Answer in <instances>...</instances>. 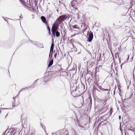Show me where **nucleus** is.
<instances>
[{
    "instance_id": "2",
    "label": "nucleus",
    "mask_w": 135,
    "mask_h": 135,
    "mask_svg": "<svg viewBox=\"0 0 135 135\" xmlns=\"http://www.w3.org/2000/svg\"><path fill=\"white\" fill-rule=\"evenodd\" d=\"M88 34L87 35L88 38V41L89 42H91L92 40L93 37V35L92 32H88Z\"/></svg>"
},
{
    "instance_id": "7",
    "label": "nucleus",
    "mask_w": 135,
    "mask_h": 135,
    "mask_svg": "<svg viewBox=\"0 0 135 135\" xmlns=\"http://www.w3.org/2000/svg\"><path fill=\"white\" fill-rule=\"evenodd\" d=\"M62 16L64 20H66L67 18H68L69 17V15H63Z\"/></svg>"
},
{
    "instance_id": "6",
    "label": "nucleus",
    "mask_w": 135,
    "mask_h": 135,
    "mask_svg": "<svg viewBox=\"0 0 135 135\" xmlns=\"http://www.w3.org/2000/svg\"><path fill=\"white\" fill-rule=\"evenodd\" d=\"M70 8L72 10H75L76 9H77V8L75 7V6L73 4V2H72L71 4H70Z\"/></svg>"
},
{
    "instance_id": "10",
    "label": "nucleus",
    "mask_w": 135,
    "mask_h": 135,
    "mask_svg": "<svg viewBox=\"0 0 135 135\" xmlns=\"http://www.w3.org/2000/svg\"><path fill=\"white\" fill-rule=\"evenodd\" d=\"M53 60H51L49 63L48 66L49 67L52 65L53 64Z\"/></svg>"
},
{
    "instance_id": "17",
    "label": "nucleus",
    "mask_w": 135,
    "mask_h": 135,
    "mask_svg": "<svg viewBox=\"0 0 135 135\" xmlns=\"http://www.w3.org/2000/svg\"><path fill=\"white\" fill-rule=\"evenodd\" d=\"M119 119H120V118H121V117H120V116H119Z\"/></svg>"
},
{
    "instance_id": "14",
    "label": "nucleus",
    "mask_w": 135,
    "mask_h": 135,
    "mask_svg": "<svg viewBox=\"0 0 135 135\" xmlns=\"http://www.w3.org/2000/svg\"><path fill=\"white\" fill-rule=\"evenodd\" d=\"M50 77V76H48L47 77V76H44V78H48V77Z\"/></svg>"
},
{
    "instance_id": "8",
    "label": "nucleus",
    "mask_w": 135,
    "mask_h": 135,
    "mask_svg": "<svg viewBox=\"0 0 135 135\" xmlns=\"http://www.w3.org/2000/svg\"><path fill=\"white\" fill-rule=\"evenodd\" d=\"M41 18L43 22L45 23H47L46 18L44 17L43 16H41Z\"/></svg>"
},
{
    "instance_id": "4",
    "label": "nucleus",
    "mask_w": 135,
    "mask_h": 135,
    "mask_svg": "<svg viewBox=\"0 0 135 135\" xmlns=\"http://www.w3.org/2000/svg\"><path fill=\"white\" fill-rule=\"evenodd\" d=\"M54 44L53 43H52L51 45L50 48V52L49 54V57L50 58V59H51V58L52 57V54L53 52V50L54 49Z\"/></svg>"
},
{
    "instance_id": "19",
    "label": "nucleus",
    "mask_w": 135,
    "mask_h": 135,
    "mask_svg": "<svg viewBox=\"0 0 135 135\" xmlns=\"http://www.w3.org/2000/svg\"><path fill=\"white\" fill-rule=\"evenodd\" d=\"M15 97H13V99H14L15 102Z\"/></svg>"
},
{
    "instance_id": "20",
    "label": "nucleus",
    "mask_w": 135,
    "mask_h": 135,
    "mask_svg": "<svg viewBox=\"0 0 135 135\" xmlns=\"http://www.w3.org/2000/svg\"><path fill=\"white\" fill-rule=\"evenodd\" d=\"M122 65H120V67H121V68H122Z\"/></svg>"
},
{
    "instance_id": "9",
    "label": "nucleus",
    "mask_w": 135,
    "mask_h": 135,
    "mask_svg": "<svg viewBox=\"0 0 135 135\" xmlns=\"http://www.w3.org/2000/svg\"><path fill=\"white\" fill-rule=\"evenodd\" d=\"M60 33L58 32V31H56L55 35H56L57 37H59Z\"/></svg>"
},
{
    "instance_id": "16",
    "label": "nucleus",
    "mask_w": 135,
    "mask_h": 135,
    "mask_svg": "<svg viewBox=\"0 0 135 135\" xmlns=\"http://www.w3.org/2000/svg\"><path fill=\"white\" fill-rule=\"evenodd\" d=\"M108 90V89H104V91H106V90Z\"/></svg>"
},
{
    "instance_id": "12",
    "label": "nucleus",
    "mask_w": 135,
    "mask_h": 135,
    "mask_svg": "<svg viewBox=\"0 0 135 135\" xmlns=\"http://www.w3.org/2000/svg\"><path fill=\"white\" fill-rule=\"evenodd\" d=\"M57 53H55V54H54V57H55V58H56V56H57Z\"/></svg>"
},
{
    "instance_id": "5",
    "label": "nucleus",
    "mask_w": 135,
    "mask_h": 135,
    "mask_svg": "<svg viewBox=\"0 0 135 135\" xmlns=\"http://www.w3.org/2000/svg\"><path fill=\"white\" fill-rule=\"evenodd\" d=\"M63 20V19L62 16H60L57 20L56 21L58 22L59 24H60L61 23L62 21Z\"/></svg>"
},
{
    "instance_id": "3",
    "label": "nucleus",
    "mask_w": 135,
    "mask_h": 135,
    "mask_svg": "<svg viewBox=\"0 0 135 135\" xmlns=\"http://www.w3.org/2000/svg\"><path fill=\"white\" fill-rule=\"evenodd\" d=\"M78 19L80 21H81L83 19V13L79 12L77 14Z\"/></svg>"
},
{
    "instance_id": "15",
    "label": "nucleus",
    "mask_w": 135,
    "mask_h": 135,
    "mask_svg": "<svg viewBox=\"0 0 135 135\" xmlns=\"http://www.w3.org/2000/svg\"><path fill=\"white\" fill-rule=\"evenodd\" d=\"M15 104H14V103L13 102V106H15Z\"/></svg>"
},
{
    "instance_id": "1",
    "label": "nucleus",
    "mask_w": 135,
    "mask_h": 135,
    "mask_svg": "<svg viewBox=\"0 0 135 135\" xmlns=\"http://www.w3.org/2000/svg\"><path fill=\"white\" fill-rule=\"evenodd\" d=\"M58 27V26L57 25H55L54 24L53 25L51 30L52 35V37L53 36L54 37L55 36V32L58 31V29H59Z\"/></svg>"
},
{
    "instance_id": "13",
    "label": "nucleus",
    "mask_w": 135,
    "mask_h": 135,
    "mask_svg": "<svg viewBox=\"0 0 135 135\" xmlns=\"http://www.w3.org/2000/svg\"><path fill=\"white\" fill-rule=\"evenodd\" d=\"M41 48H43L44 47L43 45V44H41Z\"/></svg>"
},
{
    "instance_id": "18",
    "label": "nucleus",
    "mask_w": 135,
    "mask_h": 135,
    "mask_svg": "<svg viewBox=\"0 0 135 135\" xmlns=\"http://www.w3.org/2000/svg\"><path fill=\"white\" fill-rule=\"evenodd\" d=\"M22 3V0H19Z\"/></svg>"
},
{
    "instance_id": "21",
    "label": "nucleus",
    "mask_w": 135,
    "mask_h": 135,
    "mask_svg": "<svg viewBox=\"0 0 135 135\" xmlns=\"http://www.w3.org/2000/svg\"><path fill=\"white\" fill-rule=\"evenodd\" d=\"M48 75H49H49H51V74H48Z\"/></svg>"
},
{
    "instance_id": "11",
    "label": "nucleus",
    "mask_w": 135,
    "mask_h": 135,
    "mask_svg": "<svg viewBox=\"0 0 135 135\" xmlns=\"http://www.w3.org/2000/svg\"><path fill=\"white\" fill-rule=\"evenodd\" d=\"M47 30L49 31V34H50L51 32H50V29L49 27V26H47Z\"/></svg>"
}]
</instances>
